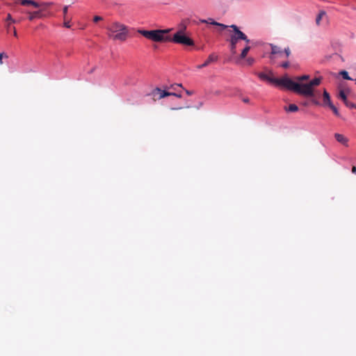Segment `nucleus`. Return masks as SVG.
Wrapping results in <instances>:
<instances>
[{
    "instance_id": "f8f14e48",
    "label": "nucleus",
    "mask_w": 356,
    "mask_h": 356,
    "mask_svg": "<svg viewBox=\"0 0 356 356\" xmlns=\"http://www.w3.org/2000/svg\"><path fill=\"white\" fill-rule=\"evenodd\" d=\"M238 40L230 36V49L232 54H236V44Z\"/></svg>"
},
{
    "instance_id": "7c9ffc66",
    "label": "nucleus",
    "mask_w": 356,
    "mask_h": 356,
    "mask_svg": "<svg viewBox=\"0 0 356 356\" xmlns=\"http://www.w3.org/2000/svg\"><path fill=\"white\" fill-rule=\"evenodd\" d=\"M352 172L356 175V167L355 166H353Z\"/></svg>"
},
{
    "instance_id": "4be33fe9",
    "label": "nucleus",
    "mask_w": 356,
    "mask_h": 356,
    "mask_svg": "<svg viewBox=\"0 0 356 356\" xmlns=\"http://www.w3.org/2000/svg\"><path fill=\"white\" fill-rule=\"evenodd\" d=\"M246 62L248 65H252L254 63V59L252 57H249L247 58Z\"/></svg>"
},
{
    "instance_id": "473e14b6",
    "label": "nucleus",
    "mask_w": 356,
    "mask_h": 356,
    "mask_svg": "<svg viewBox=\"0 0 356 356\" xmlns=\"http://www.w3.org/2000/svg\"><path fill=\"white\" fill-rule=\"evenodd\" d=\"M243 102H245V103H248V102H249V99H248V98H244V99H243Z\"/></svg>"
},
{
    "instance_id": "aec40b11",
    "label": "nucleus",
    "mask_w": 356,
    "mask_h": 356,
    "mask_svg": "<svg viewBox=\"0 0 356 356\" xmlns=\"http://www.w3.org/2000/svg\"><path fill=\"white\" fill-rule=\"evenodd\" d=\"M283 54H284L286 58L289 57V56L291 55L290 48L289 47L285 48L283 51Z\"/></svg>"
},
{
    "instance_id": "ddd939ff",
    "label": "nucleus",
    "mask_w": 356,
    "mask_h": 356,
    "mask_svg": "<svg viewBox=\"0 0 356 356\" xmlns=\"http://www.w3.org/2000/svg\"><path fill=\"white\" fill-rule=\"evenodd\" d=\"M310 76L307 74H305V75H302V76H296L295 78V80L296 81V83H301V84H304L302 83V81H308L309 79ZM295 82V81H293ZM307 83H306L305 84H307Z\"/></svg>"
},
{
    "instance_id": "a211bd4d",
    "label": "nucleus",
    "mask_w": 356,
    "mask_h": 356,
    "mask_svg": "<svg viewBox=\"0 0 356 356\" xmlns=\"http://www.w3.org/2000/svg\"><path fill=\"white\" fill-rule=\"evenodd\" d=\"M339 74L342 76V77L344 79L352 80V79L349 76L348 73L346 71L342 70L339 72Z\"/></svg>"
},
{
    "instance_id": "c9c22d12",
    "label": "nucleus",
    "mask_w": 356,
    "mask_h": 356,
    "mask_svg": "<svg viewBox=\"0 0 356 356\" xmlns=\"http://www.w3.org/2000/svg\"><path fill=\"white\" fill-rule=\"evenodd\" d=\"M14 36L17 37V33L15 30L14 31Z\"/></svg>"
},
{
    "instance_id": "423d86ee",
    "label": "nucleus",
    "mask_w": 356,
    "mask_h": 356,
    "mask_svg": "<svg viewBox=\"0 0 356 356\" xmlns=\"http://www.w3.org/2000/svg\"><path fill=\"white\" fill-rule=\"evenodd\" d=\"M270 46L271 48V51H270L269 58H270L271 62L274 63L277 58V56H283V51L282 50V49L280 47H278L277 45L270 44Z\"/></svg>"
},
{
    "instance_id": "bb28decb",
    "label": "nucleus",
    "mask_w": 356,
    "mask_h": 356,
    "mask_svg": "<svg viewBox=\"0 0 356 356\" xmlns=\"http://www.w3.org/2000/svg\"><path fill=\"white\" fill-rule=\"evenodd\" d=\"M64 26L66 28H70L71 27L70 22V21H65Z\"/></svg>"
},
{
    "instance_id": "cd10ccee",
    "label": "nucleus",
    "mask_w": 356,
    "mask_h": 356,
    "mask_svg": "<svg viewBox=\"0 0 356 356\" xmlns=\"http://www.w3.org/2000/svg\"><path fill=\"white\" fill-rule=\"evenodd\" d=\"M67 9H68V6H65L64 8H63V15H64V17H65L67 13Z\"/></svg>"
},
{
    "instance_id": "e433bc0d",
    "label": "nucleus",
    "mask_w": 356,
    "mask_h": 356,
    "mask_svg": "<svg viewBox=\"0 0 356 356\" xmlns=\"http://www.w3.org/2000/svg\"><path fill=\"white\" fill-rule=\"evenodd\" d=\"M177 86H180V87H182V85H181V84H178Z\"/></svg>"
},
{
    "instance_id": "20e7f679",
    "label": "nucleus",
    "mask_w": 356,
    "mask_h": 356,
    "mask_svg": "<svg viewBox=\"0 0 356 356\" xmlns=\"http://www.w3.org/2000/svg\"><path fill=\"white\" fill-rule=\"evenodd\" d=\"M200 22L202 23L210 24L211 25L216 26L220 28V31H222L228 27H230L233 29V33L231 35L232 38H236V40H237L238 41L240 40H244L247 44H248L250 42V40L248 38L247 35L241 31L238 27L234 24H232L231 26H227L225 24L217 22L211 18H209L208 19H201Z\"/></svg>"
},
{
    "instance_id": "72a5a7b5",
    "label": "nucleus",
    "mask_w": 356,
    "mask_h": 356,
    "mask_svg": "<svg viewBox=\"0 0 356 356\" xmlns=\"http://www.w3.org/2000/svg\"><path fill=\"white\" fill-rule=\"evenodd\" d=\"M183 108L182 107H179V108H171V110H178V109H181Z\"/></svg>"
},
{
    "instance_id": "9d476101",
    "label": "nucleus",
    "mask_w": 356,
    "mask_h": 356,
    "mask_svg": "<svg viewBox=\"0 0 356 356\" xmlns=\"http://www.w3.org/2000/svg\"><path fill=\"white\" fill-rule=\"evenodd\" d=\"M27 15H29L28 18L30 21H33L35 18H40L42 17V11L36 10L33 12H27Z\"/></svg>"
},
{
    "instance_id": "0eeeda50",
    "label": "nucleus",
    "mask_w": 356,
    "mask_h": 356,
    "mask_svg": "<svg viewBox=\"0 0 356 356\" xmlns=\"http://www.w3.org/2000/svg\"><path fill=\"white\" fill-rule=\"evenodd\" d=\"M218 56L215 55L214 54H211L209 56L208 58L204 61V63L200 65H198L197 67L198 69H201L202 67H205L208 66L211 63L216 62L218 60Z\"/></svg>"
},
{
    "instance_id": "f704fd0d",
    "label": "nucleus",
    "mask_w": 356,
    "mask_h": 356,
    "mask_svg": "<svg viewBox=\"0 0 356 356\" xmlns=\"http://www.w3.org/2000/svg\"><path fill=\"white\" fill-rule=\"evenodd\" d=\"M24 19L22 17L19 18V19L16 20V22H21L22 20H23Z\"/></svg>"
},
{
    "instance_id": "39448f33",
    "label": "nucleus",
    "mask_w": 356,
    "mask_h": 356,
    "mask_svg": "<svg viewBox=\"0 0 356 356\" xmlns=\"http://www.w3.org/2000/svg\"><path fill=\"white\" fill-rule=\"evenodd\" d=\"M174 94V92H167L165 90H162L159 88H156L152 92V95L154 99H161L165 97L171 96Z\"/></svg>"
},
{
    "instance_id": "dca6fc26",
    "label": "nucleus",
    "mask_w": 356,
    "mask_h": 356,
    "mask_svg": "<svg viewBox=\"0 0 356 356\" xmlns=\"http://www.w3.org/2000/svg\"><path fill=\"white\" fill-rule=\"evenodd\" d=\"M339 98L341 99L346 105H348L347 97L343 90H340Z\"/></svg>"
},
{
    "instance_id": "4468645a",
    "label": "nucleus",
    "mask_w": 356,
    "mask_h": 356,
    "mask_svg": "<svg viewBox=\"0 0 356 356\" xmlns=\"http://www.w3.org/2000/svg\"><path fill=\"white\" fill-rule=\"evenodd\" d=\"M326 13L324 10H321L318 13V15L316 17V24L318 26L320 25L321 20L322 19L323 17L325 16Z\"/></svg>"
},
{
    "instance_id": "a878e982",
    "label": "nucleus",
    "mask_w": 356,
    "mask_h": 356,
    "mask_svg": "<svg viewBox=\"0 0 356 356\" xmlns=\"http://www.w3.org/2000/svg\"><path fill=\"white\" fill-rule=\"evenodd\" d=\"M16 11L19 12L21 13H26V14H27V12H29L28 10H25L22 8H17Z\"/></svg>"
},
{
    "instance_id": "412c9836",
    "label": "nucleus",
    "mask_w": 356,
    "mask_h": 356,
    "mask_svg": "<svg viewBox=\"0 0 356 356\" xmlns=\"http://www.w3.org/2000/svg\"><path fill=\"white\" fill-rule=\"evenodd\" d=\"M6 21L10 22V23H16V20L13 19L10 14H8Z\"/></svg>"
},
{
    "instance_id": "f03ea898",
    "label": "nucleus",
    "mask_w": 356,
    "mask_h": 356,
    "mask_svg": "<svg viewBox=\"0 0 356 356\" xmlns=\"http://www.w3.org/2000/svg\"><path fill=\"white\" fill-rule=\"evenodd\" d=\"M170 29H156L147 31L143 29H138L137 32L144 36L145 38L153 42H173L175 43L181 44L185 46H193V40L186 35L182 31L176 32L172 38L166 35Z\"/></svg>"
},
{
    "instance_id": "c756f323",
    "label": "nucleus",
    "mask_w": 356,
    "mask_h": 356,
    "mask_svg": "<svg viewBox=\"0 0 356 356\" xmlns=\"http://www.w3.org/2000/svg\"><path fill=\"white\" fill-rule=\"evenodd\" d=\"M172 95H173V96H175V97H179V98H181V95H180V94H177V93H175V92H174V94H172Z\"/></svg>"
},
{
    "instance_id": "2eb2a0df",
    "label": "nucleus",
    "mask_w": 356,
    "mask_h": 356,
    "mask_svg": "<svg viewBox=\"0 0 356 356\" xmlns=\"http://www.w3.org/2000/svg\"><path fill=\"white\" fill-rule=\"evenodd\" d=\"M250 49V47L249 45H246L245 48L242 50L241 54L240 55V58L241 59L245 58L247 56V54H248Z\"/></svg>"
},
{
    "instance_id": "1a4fd4ad",
    "label": "nucleus",
    "mask_w": 356,
    "mask_h": 356,
    "mask_svg": "<svg viewBox=\"0 0 356 356\" xmlns=\"http://www.w3.org/2000/svg\"><path fill=\"white\" fill-rule=\"evenodd\" d=\"M334 138L336 140L345 146H348V139L341 134H335Z\"/></svg>"
},
{
    "instance_id": "6ab92c4d",
    "label": "nucleus",
    "mask_w": 356,
    "mask_h": 356,
    "mask_svg": "<svg viewBox=\"0 0 356 356\" xmlns=\"http://www.w3.org/2000/svg\"><path fill=\"white\" fill-rule=\"evenodd\" d=\"M329 107L330 108V109L333 111V113L337 115V116H339V113L337 110V108H336V106L334 105H333L332 104H330L329 106Z\"/></svg>"
},
{
    "instance_id": "6e6552de",
    "label": "nucleus",
    "mask_w": 356,
    "mask_h": 356,
    "mask_svg": "<svg viewBox=\"0 0 356 356\" xmlns=\"http://www.w3.org/2000/svg\"><path fill=\"white\" fill-rule=\"evenodd\" d=\"M15 3H19L22 6H32L34 8L40 7V4L33 0H17Z\"/></svg>"
},
{
    "instance_id": "9b49d317",
    "label": "nucleus",
    "mask_w": 356,
    "mask_h": 356,
    "mask_svg": "<svg viewBox=\"0 0 356 356\" xmlns=\"http://www.w3.org/2000/svg\"><path fill=\"white\" fill-rule=\"evenodd\" d=\"M323 104L325 106H330L332 104V102L330 99V94L327 92L326 90H324L323 94Z\"/></svg>"
},
{
    "instance_id": "f3484780",
    "label": "nucleus",
    "mask_w": 356,
    "mask_h": 356,
    "mask_svg": "<svg viewBox=\"0 0 356 356\" xmlns=\"http://www.w3.org/2000/svg\"><path fill=\"white\" fill-rule=\"evenodd\" d=\"M285 110L288 112H296L298 111V107L296 104H291L288 108H285Z\"/></svg>"
},
{
    "instance_id": "b1692460",
    "label": "nucleus",
    "mask_w": 356,
    "mask_h": 356,
    "mask_svg": "<svg viewBox=\"0 0 356 356\" xmlns=\"http://www.w3.org/2000/svg\"><path fill=\"white\" fill-rule=\"evenodd\" d=\"M3 57H4V58H8V55H7V54H4V53H1V54H0V64H2V63H3V62H2V58H3Z\"/></svg>"
},
{
    "instance_id": "5701e85b",
    "label": "nucleus",
    "mask_w": 356,
    "mask_h": 356,
    "mask_svg": "<svg viewBox=\"0 0 356 356\" xmlns=\"http://www.w3.org/2000/svg\"><path fill=\"white\" fill-rule=\"evenodd\" d=\"M102 20H103V18L102 17H100V16L96 15L93 18V22H95V23L98 22L99 21H102Z\"/></svg>"
},
{
    "instance_id": "c85d7f7f",
    "label": "nucleus",
    "mask_w": 356,
    "mask_h": 356,
    "mask_svg": "<svg viewBox=\"0 0 356 356\" xmlns=\"http://www.w3.org/2000/svg\"><path fill=\"white\" fill-rule=\"evenodd\" d=\"M348 107H350V108H355V104H353V103H350L348 101V105H346Z\"/></svg>"
},
{
    "instance_id": "f257e3e1",
    "label": "nucleus",
    "mask_w": 356,
    "mask_h": 356,
    "mask_svg": "<svg viewBox=\"0 0 356 356\" xmlns=\"http://www.w3.org/2000/svg\"><path fill=\"white\" fill-rule=\"evenodd\" d=\"M259 79L266 81L270 83L275 84L276 86H282L289 90H291L298 95H302L306 97L313 98V102L315 104H318V102L316 99L320 97L321 93L319 91L315 90V87L319 86L322 82V77H316L310 81L309 83L301 84L294 82L292 79L287 76H284L281 79L271 77L268 74L264 72L258 73Z\"/></svg>"
},
{
    "instance_id": "7ed1b4c3",
    "label": "nucleus",
    "mask_w": 356,
    "mask_h": 356,
    "mask_svg": "<svg viewBox=\"0 0 356 356\" xmlns=\"http://www.w3.org/2000/svg\"><path fill=\"white\" fill-rule=\"evenodd\" d=\"M108 37L116 41L124 42L129 36V27L118 22H114L106 27Z\"/></svg>"
},
{
    "instance_id": "2f4dec72",
    "label": "nucleus",
    "mask_w": 356,
    "mask_h": 356,
    "mask_svg": "<svg viewBox=\"0 0 356 356\" xmlns=\"http://www.w3.org/2000/svg\"><path fill=\"white\" fill-rule=\"evenodd\" d=\"M186 92L188 95H191L193 94V91L186 90Z\"/></svg>"
},
{
    "instance_id": "393cba45",
    "label": "nucleus",
    "mask_w": 356,
    "mask_h": 356,
    "mask_svg": "<svg viewBox=\"0 0 356 356\" xmlns=\"http://www.w3.org/2000/svg\"><path fill=\"white\" fill-rule=\"evenodd\" d=\"M280 66H281L282 67H283V68H285V69H286V68H287V67H289V62H288V61L284 62V63H282L280 65Z\"/></svg>"
}]
</instances>
